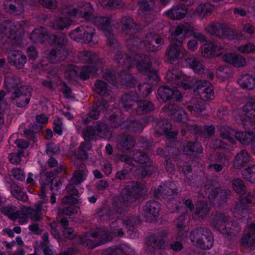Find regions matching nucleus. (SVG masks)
Returning <instances> with one entry per match:
<instances>
[{
    "label": "nucleus",
    "mask_w": 255,
    "mask_h": 255,
    "mask_svg": "<svg viewBox=\"0 0 255 255\" xmlns=\"http://www.w3.org/2000/svg\"><path fill=\"white\" fill-rule=\"evenodd\" d=\"M228 69L226 67H220L217 71V76L222 81L229 78Z\"/></svg>",
    "instance_id": "nucleus-58"
},
{
    "label": "nucleus",
    "mask_w": 255,
    "mask_h": 255,
    "mask_svg": "<svg viewBox=\"0 0 255 255\" xmlns=\"http://www.w3.org/2000/svg\"><path fill=\"white\" fill-rule=\"evenodd\" d=\"M94 34L95 30L92 27L81 26L73 30L69 35L72 39L80 42L88 43L93 41L95 43L96 42L93 40Z\"/></svg>",
    "instance_id": "nucleus-14"
},
{
    "label": "nucleus",
    "mask_w": 255,
    "mask_h": 255,
    "mask_svg": "<svg viewBox=\"0 0 255 255\" xmlns=\"http://www.w3.org/2000/svg\"><path fill=\"white\" fill-rule=\"evenodd\" d=\"M81 79L86 80L92 74L98 73V69L95 66L83 67L81 69L76 66L70 65L66 70L65 72V78L69 80H76L79 75Z\"/></svg>",
    "instance_id": "nucleus-13"
},
{
    "label": "nucleus",
    "mask_w": 255,
    "mask_h": 255,
    "mask_svg": "<svg viewBox=\"0 0 255 255\" xmlns=\"http://www.w3.org/2000/svg\"><path fill=\"white\" fill-rule=\"evenodd\" d=\"M40 211V208L35 210L31 208H26L24 211L25 213L28 216L31 221L36 222H39L41 220Z\"/></svg>",
    "instance_id": "nucleus-46"
},
{
    "label": "nucleus",
    "mask_w": 255,
    "mask_h": 255,
    "mask_svg": "<svg viewBox=\"0 0 255 255\" xmlns=\"http://www.w3.org/2000/svg\"><path fill=\"white\" fill-rule=\"evenodd\" d=\"M237 50L243 53H251L255 52V46L252 43H248L245 45L238 46Z\"/></svg>",
    "instance_id": "nucleus-53"
},
{
    "label": "nucleus",
    "mask_w": 255,
    "mask_h": 255,
    "mask_svg": "<svg viewBox=\"0 0 255 255\" xmlns=\"http://www.w3.org/2000/svg\"><path fill=\"white\" fill-rule=\"evenodd\" d=\"M192 243L203 250L210 249L213 247L214 238L211 232L200 226L193 229L189 235Z\"/></svg>",
    "instance_id": "nucleus-9"
},
{
    "label": "nucleus",
    "mask_w": 255,
    "mask_h": 255,
    "mask_svg": "<svg viewBox=\"0 0 255 255\" xmlns=\"http://www.w3.org/2000/svg\"><path fill=\"white\" fill-rule=\"evenodd\" d=\"M229 216L221 212H217L212 221L211 226L214 229L221 232L226 228V225H231L229 223Z\"/></svg>",
    "instance_id": "nucleus-25"
},
{
    "label": "nucleus",
    "mask_w": 255,
    "mask_h": 255,
    "mask_svg": "<svg viewBox=\"0 0 255 255\" xmlns=\"http://www.w3.org/2000/svg\"><path fill=\"white\" fill-rule=\"evenodd\" d=\"M119 221L126 226L128 230H132L134 227L141 223V220L139 216H132L128 218V219L119 220Z\"/></svg>",
    "instance_id": "nucleus-41"
},
{
    "label": "nucleus",
    "mask_w": 255,
    "mask_h": 255,
    "mask_svg": "<svg viewBox=\"0 0 255 255\" xmlns=\"http://www.w3.org/2000/svg\"><path fill=\"white\" fill-rule=\"evenodd\" d=\"M206 30L212 35H216L219 37L235 39L237 36L234 35L235 31L230 28L220 23H212L208 25Z\"/></svg>",
    "instance_id": "nucleus-17"
},
{
    "label": "nucleus",
    "mask_w": 255,
    "mask_h": 255,
    "mask_svg": "<svg viewBox=\"0 0 255 255\" xmlns=\"http://www.w3.org/2000/svg\"><path fill=\"white\" fill-rule=\"evenodd\" d=\"M213 8V6L206 3L203 5H199L195 11L190 12L185 5L176 6L166 11L165 14L168 18L173 20L181 19L184 17L186 14H189L190 15L197 14L199 17L202 18L210 14Z\"/></svg>",
    "instance_id": "nucleus-8"
},
{
    "label": "nucleus",
    "mask_w": 255,
    "mask_h": 255,
    "mask_svg": "<svg viewBox=\"0 0 255 255\" xmlns=\"http://www.w3.org/2000/svg\"><path fill=\"white\" fill-rule=\"evenodd\" d=\"M233 116L238 124L252 126L255 123V97L250 99L243 110L234 111Z\"/></svg>",
    "instance_id": "nucleus-10"
},
{
    "label": "nucleus",
    "mask_w": 255,
    "mask_h": 255,
    "mask_svg": "<svg viewBox=\"0 0 255 255\" xmlns=\"http://www.w3.org/2000/svg\"><path fill=\"white\" fill-rule=\"evenodd\" d=\"M235 137L244 145H249L255 139V132L249 130L245 131H237Z\"/></svg>",
    "instance_id": "nucleus-34"
},
{
    "label": "nucleus",
    "mask_w": 255,
    "mask_h": 255,
    "mask_svg": "<svg viewBox=\"0 0 255 255\" xmlns=\"http://www.w3.org/2000/svg\"><path fill=\"white\" fill-rule=\"evenodd\" d=\"M135 140L131 135H122L117 140V148L123 152L131 149L134 146Z\"/></svg>",
    "instance_id": "nucleus-26"
},
{
    "label": "nucleus",
    "mask_w": 255,
    "mask_h": 255,
    "mask_svg": "<svg viewBox=\"0 0 255 255\" xmlns=\"http://www.w3.org/2000/svg\"><path fill=\"white\" fill-rule=\"evenodd\" d=\"M193 36L194 39L188 42L189 49L194 51L197 48L198 41H206V37L201 33L194 31L191 24L186 23L178 26L175 31L171 35V43L167 51L166 54L170 60L181 58L186 54L187 51L181 47L182 41L185 37Z\"/></svg>",
    "instance_id": "nucleus-2"
},
{
    "label": "nucleus",
    "mask_w": 255,
    "mask_h": 255,
    "mask_svg": "<svg viewBox=\"0 0 255 255\" xmlns=\"http://www.w3.org/2000/svg\"><path fill=\"white\" fill-rule=\"evenodd\" d=\"M97 135L105 139H110L112 136V132L109 128H97Z\"/></svg>",
    "instance_id": "nucleus-57"
},
{
    "label": "nucleus",
    "mask_w": 255,
    "mask_h": 255,
    "mask_svg": "<svg viewBox=\"0 0 255 255\" xmlns=\"http://www.w3.org/2000/svg\"><path fill=\"white\" fill-rule=\"evenodd\" d=\"M96 135H97V130L95 128H84L83 130V136L86 142L90 141Z\"/></svg>",
    "instance_id": "nucleus-54"
},
{
    "label": "nucleus",
    "mask_w": 255,
    "mask_h": 255,
    "mask_svg": "<svg viewBox=\"0 0 255 255\" xmlns=\"http://www.w3.org/2000/svg\"><path fill=\"white\" fill-rule=\"evenodd\" d=\"M121 22L123 24V30L127 35H129L126 42L129 49H131L133 46V48L138 47L150 51H154L158 50L160 45L162 44L163 40L160 37L151 33L147 35L144 40L140 41L135 34L137 25L134 24L130 17H123Z\"/></svg>",
    "instance_id": "nucleus-3"
},
{
    "label": "nucleus",
    "mask_w": 255,
    "mask_h": 255,
    "mask_svg": "<svg viewBox=\"0 0 255 255\" xmlns=\"http://www.w3.org/2000/svg\"><path fill=\"white\" fill-rule=\"evenodd\" d=\"M255 201L254 196L250 194L243 196L241 197L239 203L236 205L235 208L238 211L244 210L246 206H253Z\"/></svg>",
    "instance_id": "nucleus-40"
},
{
    "label": "nucleus",
    "mask_w": 255,
    "mask_h": 255,
    "mask_svg": "<svg viewBox=\"0 0 255 255\" xmlns=\"http://www.w3.org/2000/svg\"><path fill=\"white\" fill-rule=\"evenodd\" d=\"M231 195V191L221 188L219 190V192L215 197V198L212 200L211 202L214 206L218 207H224Z\"/></svg>",
    "instance_id": "nucleus-30"
},
{
    "label": "nucleus",
    "mask_w": 255,
    "mask_h": 255,
    "mask_svg": "<svg viewBox=\"0 0 255 255\" xmlns=\"http://www.w3.org/2000/svg\"><path fill=\"white\" fill-rule=\"evenodd\" d=\"M194 132L199 136L208 138L214 134L215 128H194Z\"/></svg>",
    "instance_id": "nucleus-48"
},
{
    "label": "nucleus",
    "mask_w": 255,
    "mask_h": 255,
    "mask_svg": "<svg viewBox=\"0 0 255 255\" xmlns=\"http://www.w3.org/2000/svg\"><path fill=\"white\" fill-rule=\"evenodd\" d=\"M37 68L43 71H47L49 75V77H50L51 75L53 74L55 78H59L58 76L56 75L55 73H54V71H53L55 69H51V66L47 65V62L45 60L42 61V62L38 66Z\"/></svg>",
    "instance_id": "nucleus-56"
},
{
    "label": "nucleus",
    "mask_w": 255,
    "mask_h": 255,
    "mask_svg": "<svg viewBox=\"0 0 255 255\" xmlns=\"http://www.w3.org/2000/svg\"><path fill=\"white\" fill-rule=\"evenodd\" d=\"M97 214L102 219L107 220L111 216L112 212L110 208L103 206L98 210Z\"/></svg>",
    "instance_id": "nucleus-49"
},
{
    "label": "nucleus",
    "mask_w": 255,
    "mask_h": 255,
    "mask_svg": "<svg viewBox=\"0 0 255 255\" xmlns=\"http://www.w3.org/2000/svg\"><path fill=\"white\" fill-rule=\"evenodd\" d=\"M248 228V232L241 239L242 244L251 247L255 244V223L249 224Z\"/></svg>",
    "instance_id": "nucleus-32"
},
{
    "label": "nucleus",
    "mask_w": 255,
    "mask_h": 255,
    "mask_svg": "<svg viewBox=\"0 0 255 255\" xmlns=\"http://www.w3.org/2000/svg\"><path fill=\"white\" fill-rule=\"evenodd\" d=\"M210 210V205L206 202L201 201L197 204L195 214L198 217L204 218L209 214Z\"/></svg>",
    "instance_id": "nucleus-43"
},
{
    "label": "nucleus",
    "mask_w": 255,
    "mask_h": 255,
    "mask_svg": "<svg viewBox=\"0 0 255 255\" xmlns=\"http://www.w3.org/2000/svg\"><path fill=\"white\" fill-rule=\"evenodd\" d=\"M220 189L218 183L215 181H211L204 186L205 196L211 202L215 198V197L219 192Z\"/></svg>",
    "instance_id": "nucleus-31"
},
{
    "label": "nucleus",
    "mask_w": 255,
    "mask_h": 255,
    "mask_svg": "<svg viewBox=\"0 0 255 255\" xmlns=\"http://www.w3.org/2000/svg\"><path fill=\"white\" fill-rule=\"evenodd\" d=\"M22 30L20 25L14 24L10 21H6L0 24V33L3 34L7 40L17 41L18 35Z\"/></svg>",
    "instance_id": "nucleus-20"
},
{
    "label": "nucleus",
    "mask_w": 255,
    "mask_h": 255,
    "mask_svg": "<svg viewBox=\"0 0 255 255\" xmlns=\"http://www.w3.org/2000/svg\"><path fill=\"white\" fill-rule=\"evenodd\" d=\"M186 63L187 66L193 70L196 73L202 74L204 72V65L202 62L197 59L194 57L188 58L186 59Z\"/></svg>",
    "instance_id": "nucleus-37"
},
{
    "label": "nucleus",
    "mask_w": 255,
    "mask_h": 255,
    "mask_svg": "<svg viewBox=\"0 0 255 255\" xmlns=\"http://www.w3.org/2000/svg\"><path fill=\"white\" fill-rule=\"evenodd\" d=\"M136 99L133 94H128L123 95L121 100L123 106L127 110L136 105L137 106L136 113L138 115L146 114L154 110V106L150 102L144 100L137 102Z\"/></svg>",
    "instance_id": "nucleus-12"
},
{
    "label": "nucleus",
    "mask_w": 255,
    "mask_h": 255,
    "mask_svg": "<svg viewBox=\"0 0 255 255\" xmlns=\"http://www.w3.org/2000/svg\"><path fill=\"white\" fill-rule=\"evenodd\" d=\"M146 189L144 184L131 181L128 183L121 193V198L123 204L128 206L139 200L146 193Z\"/></svg>",
    "instance_id": "nucleus-7"
},
{
    "label": "nucleus",
    "mask_w": 255,
    "mask_h": 255,
    "mask_svg": "<svg viewBox=\"0 0 255 255\" xmlns=\"http://www.w3.org/2000/svg\"><path fill=\"white\" fill-rule=\"evenodd\" d=\"M222 58L224 61L236 67H243L246 64V59L243 56L234 53L225 54Z\"/></svg>",
    "instance_id": "nucleus-28"
},
{
    "label": "nucleus",
    "mask_w": 255,
    "mask_h": 255,
    "mask_svg": "<svg viewBox=\"0 0 255 255\" xmlns=\"http://www.w3.org/2000/svg\"><path fill=\"white\" fill-rule=\"evenodd\" d=\"M115 59L123 68H129L135 64L139 72L148 76L150 83H144L138 86L139 90L143 96L149 94L152 92L153 86L159 80L156 71L151 68L150 58L148 56L132 53L131 54V56L128 57L118 52L115 56Z\"/></svg>",
    "instance_id": "nucleus-1"
},
{
    "label": "nucleus",
    "mask_w": 255,
    "mask_h": 255,
    "mask_svg": "<svg viewBox=\"0 0 255 255\" xmlns=\"http://www.w3.org/2000/svg\"><path fill=\"white\" fill-rule=\"evenodd\" d=\"M30 38L34 42L42 43L45 40H48L51 45H57L56 50H52L47 58V60L51 63L63 60L67 56V52L62 47L67 41L63 35H61L59 37L55 35H48L46 29L44 27H40L33 30Z\"/></svg>",
    "instance_id": "nucleus-5"
},
{
    "label": "nucleus",
    "mask_w": 255,
    "mask_h": 255,
    "mask_svg": "<svg viewBox=\"0 0 255 255\" xmlns=\"http://www.w3.org/2000/svg\"><path fill=\"white\" fill-rule=\"evenodd\" d=\"M242 172L243 176L248 181L255 183V165L244 169Z\"/></svg>",
    "instance_id": "nucleus-44"
},
{
    "label": "nucleus",
    "mask_w": 255,
    "mask_h": 255,
    "mask_svg": "<svg viewBox=\"0 0 255 255\" xmlns=\"http://www.w3.org/2000/svg\"><path fill=\"white\" fill-rule=\"evenodd\" d=\"M56 84L57 85L58 90L61 91L66 98L70 96L71 90L64 83L59 82Z\"/></svg>",
    "instance_id": "nucleus-60"
},
{
    "label": "nucleus",
    "mask_w": 255,
    "mask_h": 255,
    "mask_svg": "<svg viewBox=\"0 0 255 255\" xmlns=\"http://www.w3.org/2000/svg\"><path fill=\"white\" fill-rule=\"evenodd\" d=\"M92 10L91 4L88 2L77 9H72L69 7L67 10L63 11V12L67 13L68 18L55 19L52 23V26L54 29H62L72 23V20L69 18L73 16L83 17L88 20L90 17Z\"/></svg>",
    "instance_id": "nucleus-6"
},
{
    "label": "nucleus",
    "mask_w": 255,
    "mask_h": 255,
    "mask_svg": "<svg viewBox=\"0 0 255 255\" xmlns=\"http://www.w3.org/2000/svg\"><path fill=\"white\" fill-rule=\"evenodd\" d=\"M145 164L136 170V173L138 178H144L146 176L151 175L154 172V167L151 165V163Z\"/></svg>",
    "instance_id": "nucleus-42"
},
{
    "label": "nucleus",
    "mask_w": 255,
    "mask_h": 255,
    "mask_svg": "<svg viewBox=\"0 0 255 255\" xmlns=\"http://www.w3.org/2000/svg\"><path fill=\"white\" fill-rule=\"evenodd\" d=\"M202 147L198 142L189 141L183 146L182 151L184 154L195 155L202 152Z\"/></svg>",
    "instance_id": "nucleus-33"
},
{
    "label": "nucleus",
    "mask_w": 255,
    "mask_h": 255,
    "mask_svg": "<svg viewBox=\"0 0 255 255\" xmlns=\"http://www.w3.org/2000/svg\"><path fill=\"white\" fill-rule=\"evenodd\" d=\"M163 111L177 122L184 123L188 120L187 114L184 110L177 105H169L165 106L163 108Z\"/></svg>",
    "instance_id": "nucleus-22"
},
{
    "label": "nucleus",
    "mask_w": 255,
    "mask_h": 255,
    "mask_svg": "<svg viewBox=\"0 0 255 255\" xmlns=\"http://www.w3.org/2000/svg\"><path fill=\"white\" fill-rule=\"evenodd\" d=\"M167 236V233L165 231H162L150 236L148 242L147 252L150 255H155L156 250L164 249L168 244L165 240Z\"/></svg>",
    "instance_id": "nucleus-16"
},
{
    "label": "nucleus",
    "mask_w": 255,
    "mask_h": 255,
    "mask_svg": "<svg viewBox=\"0 0 255 255\" xmlns=\"http://www.w3.org/2000/svg\"><path fill=\"white\" fill-rule=\"evenodd\" d=\"M251 156L246 150H242L238 153L233 161V167L235 169H241L248 163Z\"/></svg>",
    "instance_id": "nucleus-29"
},
{
    "label": "nucleus",
    "mask_w": 255,
    "mask_h": 255,
    "mask_svg": "<svg viewBox=\"0 0 255 255\" xmlns=\"http://www.w3.org/2000/svg\"><path fill=\"white\" fill-rule=\"evenodd\" d=\"M119 246L110 247L104 250L102 255H120Z\"/></svg>",
    "instance_id": "nucleus-61"
},
{
    "label": "nucleus",
    "mask_w": 255,
    "mask_h": 255,
    "mask_svg": "<svg viewBox=\"0 0 255 255\" xmlns=\"http://www.w3.org/2000/svg\"><path fill=\"white\" fill-rule=\"evenodd\" d=\"M160 206L158 202L150 200L146 203L143 207L142 215L148 222L156 221L159 216Z\"/></svg>",
    "instance_id": "nucleus-19"
},
{
    "label": "nucleus",
    "mask_w": 255,
    "mask_h": 255,
    "mask_svg": "<svg viewBox=\"0 0 255 255\" xmlns=\"http://www.w3.org/2000/svg\"><path fill=\"white\" fill-rule=\"evenodd\" d=\"M83 171L80 170L74 173L72 180L75 185L80 184L83 181Z\"/></svg>",
    "instance_id": "nucleus-64"
},
{
    "label": "nucleus",
    "mask_w": 255,
    "mask_h": 255,
    "mask_svg": "<svg viewBox=\"0 0 255 255\" xmlns=\"http://www.w3.org/2000/svg\"><path fill=\"white\" fill-rule=\"evenodd\" d=\"M84 148L85 146L81 144L75 153L76 158L83 161L86 160L88 158V153Z\"/></svg>",
    "instance_id": "nucleus-52"
},
{
    "label": "nucleus",
    "mask_w": 255,
    "mask_h": 255,
    "mask_svg": "<svg viewBox=\"0 0 255 255\" xmlns=\"http://www.w3.org/2000/svg\"><path fill=\"white\" fill-rule=\"evenodd\" d=\"M165 195H166V189H164V186H159L153 192V197L155 198H164Z\"/></svg>",
    "instance_id": "nucleus-62"
},
{
    "label": "nucleus",
    "mask_w": 255,
    "mask_h": 255,
    "mask_svg": "<svg viewBox=\"0 0 255 255\" xmlns=\"http://www.w3.org/2000/svg\"><path fill=\"white\" fill-rule=\"evenodd\" d=\"M224 50V48L217 43H209L203 45L202 54L205 57L211 58L222 54Z\"/></svg>",
    "instance_id": "nucleus-24"
},
{
    "label": "nucleus",
    "mask_w": 255,
    "mask_h": 255,
    "mask_svg": "<svg viewBox=\"0 0 255 255\" xmlns=\"http://www.w3.org/2000/svg\"><path fill=\"white\" fill-rule=\"evenodd\" d=\"M232 185L234 190L239 194H246V187L244 182L240 179L237 178L233 180Z\"/></svg>",
    "instance_id": "nucleus-47"
},
{
    "label": "nucleus",
    "mask_w": 255,
    "mask_h": 255,
    "mask_svg": "<svg viewBox=\"0 0 255 255\" xmlns=\"http://www.w3.org/2000/svg\"><path fill=\"white\" fill-rule=\"evenodd\" d=\"M238 82L240 86L245 89L251 90L255 87V77L249 74L242 75Z\"/></svg>",
    "instance_id": "nucleus-36"
},
{
    "label": "nucleus",
    "mask_w": 255,
    "mask_h": 255,
    "mask_svg": "<svg viewBox=\"0 0 255 255\" xmlns=\"http://www.w3.org/2000/svg\"><path fill=\"white\" fill-rule=\"evenodd\" d=\"M81 56L82 58V60L84 61L85 62L91 64L94 62L96 63L98 59L97 55L90 51H85L83 52Z\"/></svg>",
    "instance_id": "nucleus-50"
},
{
    "label": "nucleus",
    "mask_w": 255,
    "mask_h": 255,
    "mask_svg": "<svg viewBox=\"0 0 255 255\" xmlns=\"http://www.w3.org/2000/svg\"><path fill=\"white\" fill-rule=\"evenodd\" d=\"M166 171L171 174H173L175 171L174 165L172 163L169 157H166L164 160Z\"/></svg>",
    "instance_id": "nucleus-63"
},
{
    "label": "nucleus",
    "mask_w": 255,
    "mask_h": 255,
    "mask_svg": "<svg viewBox=\"0 0 255 255\" xmlns=\"http://www.w3.org/2000/svg\"><path fill=\"white\" fill-rule=\"evenodd\" d=\"M112 240V237L101 228L87 232L81 239V243L86 244L89 249H94L97 246L105 244Z\"/></svg>",
    "instance_id": "nucleus-11"
},
{
    "label": "nucleus",
    "mask_w": 255,
    "mask_h": 255,
    "mask_svg": "<svg viewBox=\"0 0 255 255\" xmlns=\"http://www.w3.org/2000/svg\"><path fill=\"white\" fill-rule=\"evenodd\" d=\"M166 79L172 84L174 89L168 88L166 86L159 88L157 95L163 101L170 99L179 101L182 98L181 90H189L193 85L192 82L189 81L187 76L177 69L169 71L166 74Z\"/></svg>",
    "instance_id": "nucleus-4"
},
{
    "label": "nucleus",
    "mask_w": 255,
    "mask_h": 255,
    "mask_svg": "<svg viewBox=\"0 0 255 255\" xmlns=\"http://www.w3.org/2000/svg\"><path fill=\"white\" fill-rule=\"evenodd\" d=\"M99 3L103 6H108L112 8L120 7L121 0H99Z\"/></svg>",
    "instance_id": "nucleus-51"
},
{
    "label": "nucleus",
    "mask_w": 255,
    "mask_h": 255,
    "mask_svg": "<svg viewBox=\"0 0 255 255\" xmlns=\"http://www.w3.org/2000/svg\"><path fill=\"white\" fill-rule=\"evenodd\" d=\"M132 153L131 158L135 162L142 164L151 163L150 157L145 152L134 149Z\"/></svg>",
    "instance_id": "nucleus-38"
},
{
    "label": "nucleus",
    "mask_w": 255,
    "mask_h": 255,
    "mask_svg": "<svg viewBox=\"0 0 255 255\" xmlns=\"http://www.w3.org/2000/svg\"><path fill=\"white\" fill-rule=\"evenodd\" d=\"M186 108L193 116L196 117L200 116L205 109L203 103L195 100H193L188 103Z\"/></svg>",
    "instance_id": "nucleus-35"
},
{
    "label": "nucleus",
    "mask_w": 255,
    "mask_h": 255,
    "mask_svg": "<svg viewBox=\"0 0 255 255\" xmlns=\"http://www.w3.org/2000/svg\"><path fill=\"white\" fill-rule=\"evenodd\" d=\"M119 249L120 255H134L135 254L134 251L126 245H119Z\"/></svg>",
    "instance_id": "nucleus-55"
},
{
    "label": "nucleus",
    "mask_w": 255,
    "mask_h": 255,
    "mask_svg": "<svg viewBox=\"0 0 255 255\" xmlns=\"http://www.w3.org/2000/svg\"><path fill=\"white\" fill-rule=\"evenodd\" d=\"M9 62L16 67L21 68L26 62V57L19 51L10 50L8 52Z\"/></svg>",
    "instance_id": "nucleus-27"
},
{
    "label": "nucleus",
    "mask_w": 255,
    "mask_h": 255,
    "mask_svg": "<svg viewBox=\"0 0 255 255\" xmlns=\"http://www.w3.org/2000/svg\"><path fill=\"white\" fill-rule=\"evenodd\" d=\"M107 103L103 100L98 102L89 112V117L92 120L97 119L101 110L107 108Z\"/></svg>",
    "instance_id": "nucleus-39"
},
{
    "label": "nucleus",
    "mask_w": 255,
    "mask_h": 255,
    "mask_svg": "<svg viewBox=\"0 0 255 255\" xmlns=\"http://www.w3.org/2000/svg\"><path fill=\"white\" fill-rule=\"evenodd\" d=\"M94 22L99 29L104 31L105 36L107 37L108 43L110 46L114 48L119 47L118 42L111 32L110 19L106 17H97L95 18Z\"/></svg>",
    "instance_id": "nucleus-15"
},
{
    "label": "nucleus",
    "mask_w": 255,
    "mask_h": 255,
    "mask_svg": "<svg viewBox=\"0 0 255 255\" xmlns=\"http://www.w3.org/2000/svg\"><path fill=\"white\" fill-rule=\"evenodd\" d=\"M11 192L12 196L18 200L22 201H25L27 200V196L25 193L18 189L11 190Z\"/></svg>",
    "instance_id": "nucleus-59"
},
{
    "label": "nucleus",
    "mask_w": 255,
    "mask_h": 255,
    "mask_svg": "<svg viewBox=\"0 0 255 255\" xmlns=\"http://www.w3.org/2000/svg\"><path fill=\"white\" fill-rule=\"evenodd\" d=\"M193 88L194 92L199 94L204 100L210 101L214 99L213 86L207 81H197L193 85Z\"/></svg>",
    "instance_id": "nucleus-18"
},
{
    "label": "nucleus",
    "mask_w": 255,
    "mask_h": 255,
    "mask_svg": "<svg viewBox=\"0 0 255 255\" xmlns=\"http://www.w3.org/2000/svg\"><path fill=\"white\" fill-rule=\"evenodd\" d=\"M104 78L110 83L113 85H117V82L115 80H121L123 84H126L127 86L132 87L135 85V80L134 78L128 73V72L124 69L120 73L118 78L113 74L111 72H106L105 74Z\"/></svg>",
    "instance_id": "nucleus-21"
},
{
    "label": "nucleus",
    "mask_w": 255,
    "mask_h": 255,
    "mask_svg": "<svg viewBox=\"0 0 255 255\" xmlns=\"http://www.w3.org/2000/svg\"><path fill=\"white\" fill-rule=\"evenodd\" d=\"M94 91L102 97H105L108 94L107 84L101 80H97L95 84Z\"/></svg>",
    "instance_id": "nucleus-45"
},
{
    "label": "nucleus",
    "mask_w": 255,
    "mask_h": 255,
    "mask_svg": "<svg viewBox=\"0 0 255 255\" xmlns=\"http://www.w3.org/2000/svg\"><path fill=\"white\" fill-rule=\"evenodd\" d=\"M31 97V90L27 86H22L18 91H15L11 98L15 100V104L19 107L25 106L28 104Z\"/></svg>",
    "instance_id": "nucleus-23"
}]
</instances>
